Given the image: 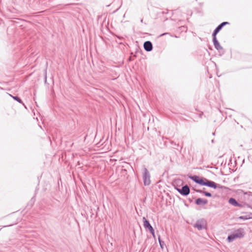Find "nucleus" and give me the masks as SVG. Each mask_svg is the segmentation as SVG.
<instances>
[{"mask_svg":"<svg viewBox=\"0 0 252 252\" xmlns=\"http://www.w3.org/2000/svg\"><path fill=\"white\" fill-rule=\"evenodd\" d=\"M189 178L194 181L196 184L201 186H205L208 187L216 189L217 188H222V186L218 184L214 181L209 180L205 178H201L197 175L189 176Z\"/></svg>","mask_w":252,"mask_h":252,"instance_id":"f257e3e1","label":"nucleus"},{"mask_svg":"<svg viewBox=\"0 0 252 252\" xmlns=\"http://www.w3.org/2000/svg\"><path fill=\"white\" fill-rule=\"evenodd\" d=\"M245 232L244 229L243 228H239L235 230L234 232L229 234L227 238V240L228 242H232L236 239H241L244 237Z\"/></svg>","mask_w":252,"mask_h":252,"instance_id":"f03ea898","label":"nucleus"},{"mask_svg":"<svg viewBox=\"0 0 252 252\" xmlns=\"http://www.w3.org/2000/svg\"><path fill=\"white\" fill-rule=\"evenodd\" d=\"M142 178L145 186H149L151 184V175L149 171L146 167H144L143 169Z\"/></svg>","mask_w":252,"mask_h":252,"instance_id":"7ed1b4c3","label":"nucleus"},{"mask_svg":"<svg viewBox=\"0 0 252 252\" xmlns=\"http://www.w3.org/2000/svg\"><path fill=\"white\" fill-rule=\"evenodd\" d=\"M207 222L204 219H200L197 220L193 226L199 230L206 229Z\"/></svg>","mask_w":252,"mask_h":252,"instance_id":"20e7f679","label":"nucleus"},{"mask_svg":"<svg viewBox=\"0 0 252 252\" xmlns=\"http://www.w3.org/2000/svg\"><path fill=\"white\" fill-rule=\"evenodd\" d=\"M176 189L182 195L184 196L188 195L190 193V189L187 185L183 186L181 188H176Z\"/></svg>","mask_w":252,"mask_h":252,"instance_id":"39448f33","label":"nucleus"},{"mask_svg":"<svg viewBox=\"0 0 252 252\" xmlns=\"http://www.w3.org/2000/svg\"><path fill=\"white\" fill-rule=\"evenodd\" d=\"M144 50L147 52L152 51L153 49L152 43L150 41H146L144 43Z\"/></svg>","mask_w":252,"mask_h":252,"instance_id":"423d86ee","label":"nucleus"},{"mask_svg":"<svg viewBox=\"0 0 252 252\" xmlns=\"http://www.w3.org/2000/svg\"><path fill=\"white\" fill-rule=\"evenodd\" d=\"M212 36H213V42L214 45L215 46V48L217 50H220L222 49V47L220 44L219 42L218 41V39H217L216 36L212 35Z\"/></svg>","mask_w":252,"mask_h":252,"instance_id":"0eeeda50","label":"nucleus"},{"mask_svg":"<svg viewBox=\"0 0 252 252\" xmlns=\"http://www.w3.org/2000/svg\"><path fill=\"white\" fill-rule=\"evenodd\" d=\"M228 203L235 207H242V205L238 203L237 201L233 197H231L229 199Z\"/></svg>","mask_w":252,"mask_h":252,"instance_id":"6e6552de","label":"nucleus"},{"mask_svg":"<svg viewBox=\"0 0 252 252\" xmlns=\"http://www.w3.org/2000/svg\"><path fill=\"white\" fill-rule=\"evenodd\" d=\"M195 203L197 205H205L207 204L208 200L201 198H198L195 200Z\"/></svg>","mask_w":252,"mask_h":252,"instance_id":"1a4fd4ad","label":"nucleus"},{"mask_svg":"<svg viewBox=\"0 0 252 252\" xmlns=\"http://www.w3.org/2000/svg\"><path fill=\"white\" fill-rule=\"evenodd\" d=\"M183 181L181 179H178L175 180L173 182V186L174 187L175 189L176 188H180L181 186L183 185Z\"/></svg>","mask_w":252,"mask_h":252,"instance_id":"9d476101","label":"nucleus"},{"mask_svg":"<svg viewBox=\"0 0 252 252\" xmlns=\"http://www.w3.org/2000/svg\"><path fill=\"white\" fill-rule=\"evenodd\" d=\"M143 225L145 228L148 229L149 230V229L153 227L152 226L150 223L149 221L148 220H147L145 217L143 218Z\"/></svg>","mask_w":252,"mask_h":252,"instance_id":"9b49d317","label":"nucleus"},{"mask_svg":"<svg viewBox=\"0 0 252 252\" xmlns=\"http://www.w3.org/2000/svg\"><path fill=\"white\" fill-rule=\"evenodd\" d=\"M195 190L197 192L203 194L205 196H206L207 197H211L212 196V194L210 192L203 191V190H200V189H196Z\"/></svg>","mask_w":252,"mask_h":252,"instance_id":"f8f14e48","label":"nucleus"},{"mask_svg":"<svg viewBox=\"0 0 252 252\" xmlns=\"http://www.w3.org/2000/svg\"><path fill=\"white\" fill-rule=\"evenodd\" d=\"M222 29V28L220 25H218L213 31L212 35L217 36V34Z\"/></svg>","mask_w":252,"mask_h":252,"instance_id":"ddd939ff","label":"nucleus"},{"mask_svg":"<svg viewBox=\"0 0 252 252\" xmlns=\"http://www.w3.org/2000/svg\"><path fill=\"white\" fill-rule=\"evenodd\" d=\"M158 240L160 245V247L162 250H163L164 246H165V243L164 241L161 240L160 235L158 236Z\"/></svg>","mask_w":252,"mask_h":252,"instance_id":"4468645a","label":"nucleus"},{"mask_svg":"<svg viewBox=\"0 0 252 252\" xmlns=\"http://www.w3.org/2000/svg\"><path fill=\"white\" fill-rule=\"evenodd\" d=\"M9 95L12 97L15 100L18 101L20 103H22L23 101L21 99L18 97V96H13L11 94H9Z\"/></svg>","mask_w":252,"mask_h":252,"instance_id":"2eb2a0df","label":"nucleus"},{"mask_svg":"<svg viewBox=\"0 0 252 252\" xmlns=\"http://www.w3.org/2000/svg\"><path fill=\"white\" fill-rule=\"evenodd\" d=\"M250 217L248 216V215L246 216H241L238 217V219L243 220H247L250 219Z\"/></svg>","mask_w":252,"mask_h":252,"instance_id":"dca6fc26","label":"nucleus"},{"mask_svg":"<svg viewBox=\"0 0 252 252\" xmlns=\"http://www.w3.org/2000/svg\"><path fill=\"white\" fill-rule=\"evenodd\" d=\"M149 230L150 232V233L152 234L154 238H155V231H154V229L153 227H152L151 228L149 229Z\"/></svg>","mask_w":252,"mask_h":252,"instance_id":"f3484780","label":"nucleus"},{"mask_svg":"<svg viewBox=\"0 0 252 252\" xmlns=\"http://www.w3.org/2000/svg\"><path fill=\"white\" fill-rule=\"evenodd\" d=\"M229 22H222L221 23H220V25L223 28L224 26H225V25H229Z\"/></svg>","mask_w":252,"mask_h":252,"instance_id":"a211bd4d","label":"nucleus"},{"mask_svg":"<svg viewBox=\"0 0 252 252\" xmlns=\"http://www.w3.org/2000/svg\"><path fill=\"white\" fill-rule=\"evenodd\" d=\"M229 22H222L221 23H220V25L223 28L224 26H225V25H229Z\"/></svg>","mask_w":252,"mask_h":252,"instance_id":"6ab92c4d","label":"nucleus"},{"mask_svg":"<svg viewBox=\"0 0 252 252\" xmlns=\"http://www.w3.org/2000/svg\"><path fill=\"white\" fill-rule=\"evenodd\" d=\"M248 216L250 217V219H252V213H250L249 214H248Z\"/></svg>","mask_w":252,"mask_h":252,"instance_id":"aec40b11","label":"nucleus"},{"mask_svg":"<svg viewBox=\"0 0 252 252\" xmlns=\"http://www.w3.org/2000/svg\"><path fill=\"white\" fill-rule=\"evenodd\" d=\"M44 79H45V82L46 83V81H47V76H46V74H45V75Z\"/></svg>","mask_w":252,"mask_h":252,"instance_id":"412c9836","label":"nucleus"},{"mask_svg":"<svg viewBox=\"0 0 252 252\" xmlns=\"http://www.w3.org/2000/svg\"><path fill=\"white\" fill-rule=\"evenodd\" d=\"M168 33H164L160 35V36H163L164 35L167 34Z\"/></svg>","mask_w":252,"mask_h":252,"instance_id":"4be33fe9","label":"nucleus"},{"mask_svg":"<svg viewBox=\"0 0 252 252\" xmlns=\"http://www.w3.org/2000/svg\"><path fill=\"white\" fill-rule=\"evenodd\" d=\"M211 142H212V143H214L215 142L214 140V139L212 140Z\"/></svg>","mask_w":252,"mask_h":252,"instance_id":"5701e85b","label":"nucleus"},{"mask_svg":"<svg viewBox=\"0 0 252 252\" xmlns=\"http://www.w3.org/2000/svg\"><path fill=\"white\" fill-rule=\"evenodd\" d=\"M212 135H215V132H213V133H212Z\"/></svg>","mask_w":252,"mask_h":252,"instance_id":"b1692460","label":"nucleus"},{"mask_svg":"<svg viewBox=\"0 0 252 252\" xmlns=\"http://www.w3.org/2000/svg\"><path fill=\"white\" fill-rule=\"evenodd\" d=\"M140 21L141 23H143V19H141Z\"/></svg>","mask_w":252,"mask_h":252,"instance_id":"393cba45","label":"nucleus"},{"mask_svg":"<svg viewBox=\"0 0 252 252\" xmlns=\"http://www.w3.org/2000/svg\"><path fill=\"white\" fill-rule=\"evenodd\" d=\"M129 61H131V57H129Z\"/></svg>","mask_w":252,"mask_h":252,"instance_id":"a878e982","label":"nucleus"},{"mask_svg":"<svg viewBox=\"0 0 252 252\" xmlns=\"http://www.w3.org/2000/svg\"><path fill=\"white\" fill-rule=\"evenodd\" d=\"M86 136H87V135H86V136H85V138H84V140H85V139H86Z\"/></svg>","mask_w":252,"mask_h":252,"instance_id":"bb28decb","label":"nucleus"},{"mask_svg":"<svg viewBox=\"0 0 252 252\" xmlns=\"http://www.w3.org/2000/svg\"><path fill=\"white\" fill-rule=\"evenodd\" d=\"M202 115V114H200L199 117H201Z\"/></svg>","mask_w":252,"mask_h":252,"instance_id":"cd10ccee","label":"nucleus"}]
</instances>
